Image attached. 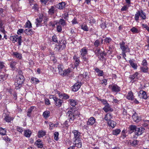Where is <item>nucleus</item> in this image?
Wrapping results in <instances>:
<instances>
[{
	"instance_id": "1",
	"label": "nucleus",
	"mask_w": 149,
	"mask_h": 149,
	"mask_svg": "<svg viewBox=\"0 0 149 149\" xmlns=\"http://www.w3.org/2000/svg\"><path fill=\"white\" fill-rule=\"evenodd\" d=\"M25 79L23 76H16L15 82V85L16 89L20 88L24 81Z\"/></svg>"
},
{
	"instance_id": "2",
	"label": "nucleus",
	"mask_w": 149,
	"mask_h": 149,
	"mask_svg": "<svg viewBox=\"0 0 149 149\" xmlns=\"http://www.w3.org/2000/svg\"><path fill=\"white\" fill-rule=\"evenodd\" d=\"M139 17L141 19L145 20L146 18V13L142 10L138 11L135 15V19L136 22H138Z\"/></svg>"
},
{
	"instance_id": "3",
	"label": "nucleus",
	"mask_w": 149,
	"mask_h": 149,
	"mask_svg": "<svg viewBox=\"0 0 149 149\" xmlns=\"http://www.w3.org/2000/svg\"><path fill=\"white\" fill-rule=\"evenodd\" d=\"M120 48L122 52H130V50L129 46L125 42L122 41L119 43Z\"/></svg>"
},
{
	"instance_id": "4",
	"label": "nucleus",
	"mask_w": 149,
	"mask_h": 149,
	"mask_svg": "<svg viewBox=\"0 0 149 149\" xmlns=\"http://www.w3.org/2000/svg\"><path fill=\"white\" fill-rule=\"evenodd\" d=\"M66 44V41L65 40H62L61 41H59L58 45H56L55 47V49L57 51L63 50L65 48Z\"/></svg>"
},
{
	"instance_id": "5",
	"label": "nucleus",
	"mask_w": 149,
	"mask_h": 149,
	"mask_svg": "<svg viewBox=\"0 0 149 149\" xmlns=\"http://www.w3.org/2000/svg\"><path fill=\"white\" fill-rule=\"evenodd\" d=\"M22 37L21 36H19L17 35H15L11 37L10 38V40L13 43L18 41V45H20L22 42Z\"/></svg>"
},
{
	"instance_id": "6",
	"label": "nucleus",
	"mask_w": 149,
	"mask_h": 149,
	"mask_svg": "<svg viewBox=\"0 0 149 149\" xmlns=\"http://www.w3.org/2000/svg\"><path fill=\"white\" fill-rule=\"evenodd\" d=\"M67 115L68 116L69 121L70 123H72L74 119V116L73 112L71 111H68Z\"/></svg>"
},
{
	"instance_id": "7",
	"label": "nucleus",
	"mask_w": 149,
	"mask_h": 149,
	"mask_svg": "<svg viewBox=\"0 0 149 149\" xmlns=\"http://www.w3.org/2000/svg\"><path fill=\"white\" fill-rule=\"evenodd\" d=\"M56 94H58L60 98L63 100H67L69 98V96L68 95L64 93L57 91Z\"/></svg>"
},
{
	"instance_id": "8",
	"label": "nucleus",
	"mask_w": 149,
	"mask_h": 149,
	"mask_svg": "<svg viewBox=\"0 0 149 149\" xmlns=\"http://www.w3.org/2000/svg\"><path fill=\"white\" fill-rule=\"evenodd\" d=\"M138 95L140 98L145 100H146L148 98L146 93L143 90H141L139 91V93H138Z\"/></svg>"
},
{
	"instance_id": "9",
	"label": "nucleus",
	"mask_w": 149,
	"mask_h": 149,
	"mask_svg": "<svg viewBox=\"0 0 149 149\" xmlns=\"http://www.w3.org/2000/svg\"><path fill=\"white\" fill-rule=\"evenodd\" d=\"M144 129L142 127L137 128L135 132V134L138 136L141 135L144 132Z\"/></svg>"
},
{
	"instance_id": "10",
	"label": "nucleus",
	"mask_w": 149,
	"mask_h": 149,
	"mask_svg": "<svg viewBox=\"0 0 149 149\" xmlns=\"http://www.w3.org/2000/svg\"><path fill=\"white\" fill-rule=\"evenodd\" d=\"M111 86L112 92L118 93L120 91V88L116 84L111 85Z\"/></svg>"
},
{
	"instance_id": "11",
	"label": "nucleus",
	"mask_w": 149,
	"mask_h": 149,
	"mask_svg": "<svg viewBox=\"0 0 149 149\" xmlns=\"http://www.w3.org/2000/svg\"><path fill=\"white\" fill-rule=\"evenodd\" d=\"M13 58L19 59H21L22 58V54L21 53L18 52H13L11 54Z\"/></svg>"
},
{
	"instance_id": "12",
	"label": "nucleus",
	"mask_w": 149,
	"mask_h": 149,
	"mask_svg": "<svg viewBox=\"0 0 149 149\" xmlns=\"http://www.w3.org/2000/svg\"><path fill=\"white\" fill-rule=\"evenodd\" d=\"M74 65L75 67H77L79 65L80 61L79 57H78L76 54H74L73 57Z\"/></svg>"
},
{
	"instance_id": "13",
	"label": "nucleus",
	"mask_w": 149,
	"mask_h": 149,
	"mask_svg": "<svg viewBox=\"0 0 149 149\" xmlns=\"http://www.w3.org/2000/svg\"><path fill=\"white\" fill-rule=\"evenodd\" d=\"M96 122V119L94 117H90L86 122V124L88 125L92 126Z\"/></svg>"
},
{
	"instance_id": "14",
	"label": "nucleus",
	"mask_w": 149,
	"mask_h": 149,
	"mask_svg": "<svg viewBox=\"0 0 149 149\" xmlns=\"http://www.w3.org/2000/svg\"><path fill=\"white\" fill-rule=\"evenodd\" d=\"M35 145L37 147L40 148H42L43 146L42 142L40 139H38L35 141Z\"/></svg>"
},
{
	"instance_id": "15",
	"label": "nucleus",
	"mask_w": 149,
	"mask_h": 149,
	"mask_svg": "<svg viewBox=\"0 0 149 149\" xmlns=\"http://www.w3.org/2000/svg\"><path fill=\"white\" fill-rule=\"evenodd\" d=\"M72 133L74 134V138L73 139L80 138V137L81 135V133L78 131L74 130L72 131Z\"/></svg>"
},
{
	"instance_id": "16",
	"label": "nucleus",
	"mask_w": 149,
	"mask_h": 149,
	"mask_svg": "<svg viewBox=\"0 0 149 149\" xmlns=\"http://www.w3.org/2000/svg\"><path fill=\"white\" fill-rule=\"evenodd\" d=\"M54 100L55 104L57 106L59 107H60L63 103V100L59 99L57 97L55 98Z\"/></svg>"
},
{
	"instance_id": "17",
	"label": "nucleus",
	"mask_w": 149,
	"mask_h": 149,
	"mask_svg": "<svg viewBox=\"0 0 149 149\" xmlns=\"http://www.w3.org/2000/svg\"><path fill=\"white\" fill-rule=\"evenodd\" d=\"M81 86V83H75L72 86V90L74 91H77Z\"/></svg>"
},
{
	"instance_id": "18",
	"label": "nucleus",
	"mask_w": 149,
	"mask_h": 149,
	"mask_svg": "<svg viewBox=\"0 0 149 149\" xmlns=\"http://www.w3.org/2000/svg\"><path fill=\"white\" fill-rule=\"evenodd\" d=\"M132 118L134 121L138 122L140 120L141 118L138 116V114L135 113L132 116Z\"/></svg>"
},
{
	"instance_id": "19",
	"label": "nucleus",
	"mask_w": 149,
	"mask_h": 149,
	"mask_svg": "<svg viewBox=\"0 0 149 149\" xmlns=\"http://www.w3.org/2000/svg\"><path fill=\"white\" fill-rule=\"evenodd\" d=\"M113 115L110 113H107L104 117V120L107 122H109V120H111V119L113 118Z\"/></svg>"
},
{
	"instance_id": "20",
	"label": "nucleus",
	"mask_w": 149,
	"mask_h": 149,
	"mask_svg": "<svg viewBox=\"0 0 149 149\" xmlns=\"http://www.w3.org/2000/svg\"><path fill=\"white\" fill-rule=\"evenodd\" d=\"M43 18L42 17H40L39 18L36 19L35 24L36 26L38 27L41 26V22L42 21Z\"/></svg>"
},
{
	"instance_id": "21",
	"label": "nucleus",
	"mask_w": 149,
	"mask_h": 149,
	"mask_svg": "<svg viewBox=\"0 0 149 149\" xmlns=\"http://www.w3.org/2000/svg\"><path fill=\"white\" fill-rule=\"evenodd\" d=\"M65 2H62L57 4L56 6V7L60 10H61L65 8Z\"/></svg>"
},
{
	"instance_id": "22",
	"label": "nucleus",
	"mask_w": 149,
	"mask_h": 149,
	"mask_svg": "<svg viewBox=\"0 0 149 149\" xmlns=\"http://www.w3.org/2000/svg\"><path fill=\"white\" fill-rule=\"evenodd\" d=\"M103 110L106 112L108 111H112L113 110V109L108 104H107L104 106L103 108Z\"/></svg>"
},
{
	"instance_id": "23",
	"label": "nucleus",
	"mask_w": 149,
	"mask_h": 149,
	"mask_svg": "<svg viewBox=\"0 0 149 149\" xmlns=\"http://www.w3.org/2000/svg\"><path fill=\"white\" fill-rule=\"evenodd\" d=\"M80 52L81 56H85L87 53V50L86 47H84L80 50Z\"/></svg>"
},
{
	"instance_id": "24",
	"label": "nucleus",
	"mask_w": 149,
	"mask_h": 149,
	"mask_svg": "<svg viewBox=\"0 0 149 149\" xmlns=\"http://www.w3.org/2000/svg\"><path fill=\"white\" fill-rule=\"evenodd\" d=\"M129 62L131 67L134 68V69L136 70L137 69V64L136 63H134V60H129Z\"/></svg>"
},
{
	"instance_id": "25",
	"label": "nucleus",
	"mask_w": 149,
	"mask_h": 149,
	"mask_svg": "<svg viewBox=\"0 0 149 149\" xmlns=\"http://www.w3.org/2000/svg\"><path fill=\"white\" fill-rule=\"evenodd\" d=\"M108 125L112 128H113L115 127L116 125V122L113 120H109V122H107Z\"/></svg>"
},
{
	"instance_id": "26",
	"label": "nucleus",
	"mask_w": 149,
	"mask_h": 149,
	"mask_svg": "<svg viewBox=\"0 0 149 149\" xmlns=\"http://www.w3.org/2000/svg\"><path fill=\"white\" fill-rule=\"evenodd\" d=\"M46 132L45 131L41 130L38 131V136L39 138L42 137L46 135Z\"/></svg>"
},
{
	"instance_id": "27",
	"label": "nucleus",
	"mask_w": 149,
	"mask_h": 149,
	"mask_svg": "<svg viewBox=\"0 0 149 149\" xmlns=\"http://www.w3.org/2000/svg\"><path fill=\"white\" fill-rule=\"evenodd\" d=\"M79 77L81 79H82L83 78H85L86 80H88L89 79V76L87 72H84L82 74H80Z\"/></svg>"
},
{
	"instance_id": "28",
	"label": "nucleus",
	"mask_w": 149,
	"mask_h": 149,
	"mask_svg": "<svg viewBox=\"0 0 149 149\" xmlns=\"http://www.w3.org/2000/svg\"><path fill=\"white\" fill-rule=\"evenodd\" d=\"M4 120L7 123H9L13 120V118L8 115L6 114L4 116Z\"/></svg>"
},
{
	"instance_id": "29",
	"label": "nucleus",
	"mask_w": 149,
	"mask_h": 149,
	"mask_svg": "<svg viewBox=\"0 0 149 149\" xmlns=\"http://www.w3.org/2000/svg\"><path fill=\"white\" fill-rule=\"evenodd\" d=\"M126 98L130 100H132L134 99V96L133 93L131 91L128 92L126 96Z\"/></svg>"
},
{
	"instance_id": "30",
	"label": "nucleus",
	"mask_w": 149,
	"mask_h": 149,
	"mask_svg": "<svg viewBox=\"0 0 149 149\" xmlns=\"http://www.w3.org/2000/svg\"><path fill=\"white\" fill-rule=\"evenodd\" d=\"M58 68L59 70V74L62 75L64 71L63 65L60 64H59L58 66Z\"/></svg>"
},
{
	"instance_id": "31",
	"label": "nucleus",
	"mask_w": 149,
	"mask_h": 149,
	"mask_svg": "<svg viewBox=\"0 0 149 149\" xmlns=\"http://www.w3.org/2000/svg\"><path fill=\"white\" fill-rule=\"evenodd\" d=\"M68 103L72 107H74L77 104V102L75 100L73 99H70L68 100Z\"/></svg>"
},
{
	"instance_id": "32",
	"label": "nucleus",
	"mask_w": 149,
	"mask_h": 149,
	"mask_svg": "<svg viewBox=\"0 0 149 149\" xmlns=\"http://www.w3.org/2000/svg\"><path fill=\"white\" fill-rule=\"evenodd\" d=\"M95 71L97 73V75L99 76H102L103 75V71L97 68L95 69Z\"/></svg>"
},
{
	"instance_id": "33",
	"label": "nucleus",
	"mask_w": 149,
	"mask_h": 149,
	"mask_svg": "<svg viewBox=\"0 0 149 149\" xmlns=\"http://www.w3.org/2000/svg\"><path fill=\"white\" fill-rule=\"evenodd\" d=\"M56 8V6H52L51 8L49 10V14L51 15H53L54 13Z\"/></svg>"
},
{
	"instance_id": "34",
	"label": "nucleus",
	"mask_w": 149,
	"mask_h": 149,
	"mask_svg": "<svg viewBox=\"0 0 149 149\" xmlns=\"http://www.w3.org/2000/svg\"><path fill=\"white\" fill-rule=\"evenodd\" d=\"M43 116L45 118H48L50 116V112L49 111L47 110L43 112Z\"/></svg>"
},
{
	"instance_id": "35",
	"label": "nucleus",
	"mask_w": 149,
	"mask_h": 149,
	"mask_svg": "<svg viewBox=\"0 0 149 149\" xmlns=\"http://www.w3.org/2000/svg\"><path fill=\"white\" fill-rule=\"evenodd\" d=\"M24 135L27 137H29L30 136L31 134V132L29 130H25L24 131Z\"/></svg>"
},
{
	"instance_id": "36",
	"label": "nucleus",
	"mask_w": 149,
	"mask_h": 149,
	"mask_svg": "<svg viewBox=\"0 0 149 149\" xmlns=\"http://www.w3.org/2000/svg\"><path fill=\"white\" fill-rule=\"evenodd\" d=\"M72 71V69L71 68H68V69L66 70H65L63 72L62 75L63 76H65L67 75L69 73H70Z\"/></svg>"
},
{
	"instance_id": "37",
	"label": "nucleus",
	"mask_w": 149,
	"mask_h": 149,
	"mask_svg": "<svg viewBox=\"0 0 149 149\" xmlns=\"http://www.w3.org/2000/svg\"><path fill=\"white\" fill-rule=\"evenodd\" d=\"M81 29L85 31H88V28L87 25L85 23H83L81 25Z\"/></svg>"
},
{
	"instance_id": "38",
	"label": "nucleus",
	"mask_w": 149,
	"mask_h": 149,
	"mask_svg": "<svg viewBox=\"0 0 149 149\" xmlns=\"http://www.w3.org/2000/svg\"><path fill=\"white\" fill-rule=\"evenodd\" d=\"M121 132V130L120 129H116L115 130H113L112 132V134L113 135L117 136Z\"/></svg>"
},
{
	"instance_id": "39",
	"label": "nucleus",
	"mask_w": 149,
	"mask_h": 149,
	"mask_svg": "<svg viewBox=\"0 0 149 149\" xmlns=\"http://www.w3.org/2000/svg\"><path fill=\"white\" fill-rule=\"evenodd\" d=\"M106 53H104V52H102L97 55L100 59L101 60H102L104 58V56H106Z\"/></svg>"
},
{
	"instance_id": "40",
	"label": "nucleus",
	"mask_w": 149,
	"mask_h": 149,
	"mask_svg": "<svg viewBox=\"0 0 149 149\" xmlns=\"http://www.w3.org/2000/svg\"><path fill=\"white\" fill-rule=\"evenodd\" d=\"M6 130L2 127L0 128V134L3 136L6 134Z\"/></svg>"
},
{
	"instance_id": "41",
	"label": "nucleus",
	"mask_w": 149,
	"mask_h": 149,
	"mask_svg": "<svg viewBox=\"0 0 149 149\" xmlns=\"http://www.w3.org/2000/svg\"><path fill=\"white\" fill-rule=\"evenodd\" d=\"M140 69L142 72L144 73H147L148 72V68L147 66H141Z\"/></svg>"
},
{
	"instance_id": "42",
	"label": "nucleus",
	"mask_w": 149,
	"mask_h": 149,
	"mask_svg": "<svg viewBox=\"0 0 149 149\" xmlns=\"http://www.w3.org/2000/svg\"><path fill=\"white\" fill-rule=\"evenodd\" d=\"M25 33L27 35H31L33 34V32L31 29H28L25 30Z\"/></svg>"
},
{
	"instance_id": "43",
	"label": "nucleus",
	"mask_w": 149,
	"mask_h": 149,
	"mask_svg": "<svg viewBox=\"0 0 149 149\" xmlns=\"http://www.w3.org/2000/svg\"><path fill=\"white\" fill-rule=\"evenodd\" d=\"M11 6L13 9L14 11L18 10V9L19 8V6L18 3L12 4Z\"/></svg>"
},
{
	"instance_id": "44",
	"label": "nucleus",
	"mask_w": 149,
	"mask_h": 149,
	"mask_svg": "<svg viewBox=\"0 0 149 149\" xmlns=\"http://www.w3.org/2000/svg\"><path fill=\"white\" fill-rule=\"evenodd\" d=\"M130 31L133 33H139L138 29L135 27H133L130 29Z\"/></svg>"
},
{
	"instance_id": "45",
	"label": "nucleus",
	"mask_w": 149,
	"mask_h": 149,
	"mask_svg": "<svg viewBox=\"0 0 149 149\" xmlns=\"http://www.w3.org/2000/svg\"><path fill=\"white\" fill-rule=\"evenodd\" d=\"M59 133L58 132H56L54 134V139L56 141H58L59 139Z\"/></svg>"
},
{
	"instance_id": "46",
	"label": "nucleus",
	"mask_w": 149,
	"mask_h": 149,
	"mask_svg": "<svg viewBox=\"0 0 149 149\" xmlns=\"http://www.w3.org/2000/svg\"><path fill=\"white\" fill-rule=\"evenodd\" d=\"M4 64L3 62L0 61V72L2 71L3 70L5 69V67Z\"/></svg>"
},
{
	"instance_id": "47",
	"label": "nucleus",
	"mask_w": 149,
	"mask_h": 149,
	"mask_svg": "<svg viewBox=\"0 0 149 149\" xmlns=\"http://www.w3.org/2000/svg\"><path fill=\"white\" fill-rule=\"evenodd\" d=\"M25 28H31L32 27V25L31 23L29 20H28L26 22L25 26Z\"/></svg>"
},
{
	"instance_id": "48",
	"label": "nucleus",
	"mask_w": 149,
	"mask_h": 149,
	"mask_svg": "<svg viewBox=\"0 0 149 149\" xmlns=\"http://www.w3.org/2000/svg\"><path fill=\"white\" fill-rule=\"evenodd\" d=\"M3 139L6 142H8L11 141V139L7 136H4L2 137Z\"/></svg>"
},
{
	"instance_id": "49",
	"label": "nucleus",
	"mask_w": 149,
	"mask_h": 149,
	"mask_svg": "<svg viewBox=\"0 0 149 149\" xmlns=\"http://www.w3.org/2000/svg\"><path fill=\"white\" fill-rule=\"evenodd\" d=\"M136 128V127L133 125H130L129 127L130 130L132 132H133L134 130L135 131Z\"/></svg>"
},
{
	"instance_id": "50",
	"label": "nucleus",
	"mask_w": 149,
	"mask_h": 149,
	"mask_svg": "<svg viewBox=\"0 0 149 149\" xmlns=\"http://www.w3.org/2000/svg\"><path fill=\"white\" fill-rule=\"evenodd\" d=\"M58 22L59 23V24L63 26L65 25V21L63 19H60L59 20V22Z\"/></svg>"
},
{
	"instance_id": "51",
	"label": "nucleus",
	"mask_w": 149,
	"mask_h": 149,
	"mask_svg": "<svg viewBox=\"0 0 149 149\" xmlns=\"http://www.w3.org/2000/svg\"><path fill=\"white\" fill-rule=\"evenodd\" d=\"M4 24V22L0 19V31H2V30H3V31H4V30L3 29V25Z\"/></svg>"
},
{
	"instance_id": "52",
	"label": "nucleus",
	"mask_w": 149,
	"mask_h": 149,
	"mask_svg": "<svg viewBox=\"0 0 149 149\" xmlns=\"http://www.w3.org/2000/svg\"><path fill=\"white\" fill-rule=\"evenodd\" d=\"M142 27L143 29H145L148 31L149 32V26H148L146 24H142Z\"/></svg>"
},
{
	"instance_id": "53",
	"label": "nucleus",
	"mask_w": 149,
	"mask_h": 149,
	"mask_svg": "<svg viewBox=\"0 0 149 149\" xmlns=\"http://www.w3.org/2000/svg\"><path fill=\"white\" fill-rule=\"evenodd\" d=\"M16 64V62L12 61L10 63V67L13 68H15Z\"/></svg>"
},
{
	"instance_id": "54",
	"label": "nucleus",
	"mask_w": 149,
	"mask_h": 149,
	"mask_svg": "<svg viewBox=\"0 0 149 149\" xmlns=\"http://www.w3.org/2000/svg\"><path fill=\"white\" fill-rule=\"evenodd\" d=\"M6 77L4 74L0 75V81H2L6 79Z\"/></svg>"
},
{
	"instance_id": "55",
	"label": "nucleus",
	"mask_w": 149,
	"mask_h": 149,
	"mask_svg": "<svg viewBox=\"0 0 149 149\" xmlns=\"http://www.w3.org/2000/svg\"><path fill=\"white\" fill-rule=\"evenodd\" d=\"M100 83L101 84H104L105 85H106L107 84V79H104L100 81Z\"/></svg>"
},
{
	"instance_id": "56",
	"label": "nucleus",
	"mask_w": 149,
	"mask_h": 149,
	"mask_svg": "<svg viewBox=\"0 0 149 149\" xmlns=\"http://www.w3.org/2000/svg\"><path fill=\"white\" fill-rule=\"evenodd\" d=\"M141 65H142V66H147L148 65V63L146 59H144L143 60L142 62Z\"/></svg>"
},
{
	"instance_id": "57",
	"label": "nucleus",
	"mask_w": 149,
	"mask_h": 149,
	"mask_svg": "<svg viewBox=\"0 0 149 149\" xmlns=\"http://www.w3.org/2000/svg\"><path fill=\"white\" fill-rule=\"evenodd\" d=\"M31 80L33 83H35L36 84H38L39 82L38 80L36 78L33 77L32 78Z\"/></svg>"
},
{
	"instance_id": "58",
	"label": "nucleus",
	"mask_w": 149,
	"mask_h": 149,
	"mask_svg": "<svg viewBox=\"0 0 149 149\" xmlns=\"http://www.w3.org/2000/svg\"><path fill=\"white\" fill-rule=\"evenodd\" d=\"M138 74V73L137 72H136L133 75L131 76V78L133 79L135 78H137Z\"/></svg>"
},
{
	"instance_id": "59",
	"label": "nucleus",
	"mask_w": 149,
	"mask_h": 149,
	"mask_svg": "<svg viewBox=\"0 0 149 149\" xmlns=\"http://www.w3.org/2000/svg\"><path fill=\"white\" fill-rule=\"evenodd\" d=\"M148 124H149V120H145L143 124V126L145 127H147L148 126Z\"/></svg>"
},
{
	"instance_id": "60",
	"label": "nucleus",
	"mask_w": 149,
	"mask_h": 149,
	"mask_svg": "<svg viewBox=\"0 0 149 149\" xmlns=\"http://www.w3.org/2000/svg\"><path fill=\"white\" fill-rule=\"evenodd\" d=\"M111 41V39L110 38H106L104 39V42L106 43H109Z\"/></svg>"
},
{
	"instance_id": "61",
	"label": "nucleus",
	"mask_w": 149,
	"mask_h": 149,
	"mask_svg": "<svg viewBox=\"0 0 149 149\" xmlns=\"http://www.w3.org/2000/svg\"><path fill=\"white\" fill-rule=\"evenodd\" d=\"M100 44V42L98 40H96L95 41V42L94 44L95 46V47H97L99 46Z\"/></svg>"
},
{
	"instance_id": "62",
	"label": "nucleus",
	"mask_w": 149,
	"mask_h": 149,
	"mask_svg": "<svg viewBox=\"0 0 149 149\" xmlns=\"http://www.w3.org/2000/svg\"><path fill=\"white\" fill-rule=\"evenodd\" d=\"M74 140V144H76V143H78L79 142H81V139L79 138L78 139H73Z\"/></svg>"
},
{
	"instance_id": "63",
	"label": "nucleus",
	"mask_w": 149,
	"mask_h": 149,
	"mask_svg": "<svg viewBox=\"0 0 149 149\" xmlns=\"http://www.w3.org/2000/svg\"><path fill=\"white\" fill-rule=\"evenodd\" d=\"M75 145V146L77 147L78 148H81L82 147V143L81 142H79L78 143L74 144Z\"/></svg>"
},
{
	"instance_id": "64",
	"label": "nucleus",
	"mask_w": 149,
	"mask_h": 149,
	"mask_svg": "<svg viewBox=\"0 0 149 149\" xmlns=\"http://www.w3.org/2000/svg\"><path fill=\"white\" fill-rule=\"evenodd\" d=\"M95 52L97 54V55L99 54L100 53H101L102 52L100 51V49L99 48L97 47V48L96 49L95 51Z\"/></svg>"
}]
</instances>
